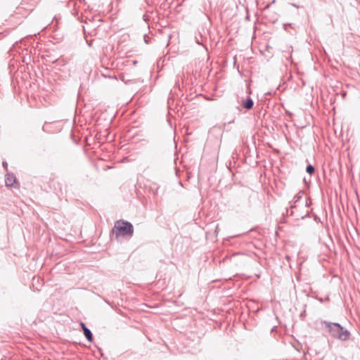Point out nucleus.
Masks as SVG:
<instances>
[{
  "mask_svg": "<svg viewBox=\"0 0 360 360\" xmlns=\"http://www.w3.org/2000/svg\"><path fill=\"white\" fill-rule=\"evenodd\" d=\"M319 324L321 326H324L330 335L334 338L342 341H346L349 338L350 332L338 323L321 320L319 321Z\"/></svg>",
  "mask_w": 360,
  "mask_h": 360,
  "instance_id": "nucleus-1",
  "label": "nucleus"
},
{
  "mask_svg": "<svg viewBox=\"0 0 360 360\" xmlns=\"http://www.w3.org/2000/svg\"><path fill=\"white\" fill-rule=\"evenodd\" d=\"M112 231L115 233L117 239L120 236L129 237L130 238L134 234V226L131 222L120 219L115 223Z\"/></svg>",
  "mask_w": 360,
  "mask_h": 360,
  "instance_id": "nucleus-2",
  "label": "nucleus"
},
{
  "mask_svg": "<svg viewBox=\"0 0 360 360\" xmlns=\"http://www.w3.org/2000/svg\"><path fill=\"white\" fill-rule=\"evenodd\" d=\"M5 184L7 187L18 188L19 184L13 174H7L5 179Z\"/></svg>",
  "mask_w": 360,
  "mask_h": 360,
  "instance_id": "nucleus-3",
  "label": "nucleus"
},
{
  "mask_svg": "<svg viewBox=\"0 0 360 360\" xmlns=\"http://www.w3.org/2000/svg\"><path fill=\"white\" fill-rule=\"evenodd\" d=\"M253 105L254 102L250 96H248L245 100H244L242 103V106L247 110L252 109Z\"/></svg>",
  "mask_w": 360,
  "mask_h": 360,
  "instance_id": "nucleus-4",
  "label": "nucleus"
},
{
  "mask_svg": "<svg viewBox=\"0 0 360 360\" xmlns=\"http://www.w3.org/2000/svg\"><path fill=\"white\" fill-rule=\"evenodd\" d=\"M83 333H84V335L85 338H86V340L89 342H92L93 340H94V337H93V333L91 331V330L89 328H85L83 330Z\"/></svg>",
  "mask_w": 360,
  "mask_h": 360,
  "instance_id": "nucleus-5",
  "label": "nucleus"
},
{
  "mask_svg": "<svg viewBox=\"0 0 360 360\" xmlns=\"http://www.w3.org/2000/svg\"><path fill=\"white\" fill-rule=\"evenodd\" d=\"M306 172L310 175L313 174L315 172V168L312 165H308L306 167Z\"/></svg>",
  "mask_w": 360,
  "mask_h": 360,
  "instance_id": "nucleus-6",
  "label": "nucleus"
},
{
  "mask_svg": "<svg viewBox=\"0 0 360 360\" xmlns=\"http://www.w3.org/2000/svg\"><path fill=\"white\" fill-rule=\"evenodd\" d=\"M303 195V191H300L295 196V198H296L297 200L301 198L302 196Z\"/></svg>",
  "mask_w": 360,
  "mask_h": 360,
  "instance_id": "nucleus-7",
  "label": "nucleus"
},
{
  "mask_svg": "<svg viewBox=\"0 0 360 360\" xmlns=\"http://www.w3.org/2000/svg\"><path fill=\"white\" fill-rule=\"evenodd\" d=\"M150 40V38L147 34H145L144 35V41H145L146 44H149Z\"/></svg>",
  "mask_w": 360,
  "mask_h": 360,
  "instance_id": "nucleus-8",
  "label": "nucleus"
},
{
  "mask_svg": "<svg viewBox=\"0 0 360 360\" xmlns=\"http://www.w3.org/2000/svg\"><path fill=\"white\" fill-rule=\"evenodd\" d=\"M275 2H276V0H273L271 1V3L268 4L267 5L265 6L264 9L269 8L271 6V5H272L273 4H275Z\"/></svg>",
  "mask_w": 360,
  "mask_h": 360,
  "instance_id": "nucleus-9",
  "label": "nucleus"
},
{
  "mask_svg": "<svg viewBox=\"0 0 360 360\" xmlns=\"http://www.w3.org/2000/svg\"><path fill=\"white\" fill-rule=\"evenodd\" d=\"M80 326L82 327V330H84L85 328H88L84 322H81Z\"/></svg>",
  "mask_w": 360,
  "mask_h": 360,
  "instance_id": "nucleus-10",
  "label": "nucleus"
},
{
  "mask_svg": "<svg viewBox=\"0 0 360 360\" xmlns=\"http://www.w3.org/2000/svg\"><path fill=\"white\" fill-rule=\"evenodd\" d=\"M2 165L4 169H6V170L8 169V163L6 162H3Z\"/></svg>",
  "mask_w": 360,
  "mask_h": 360,
  "instance_id": "nucleus-11",
  "label": "nucleus"
},
{
  "mask_svg": "<svg viewBox=\"0 0 360 360\" xmlns=\"http://www.w3.org/2000/svg\"><path fill=\"white\" fill-rule=\"evenodd\" d=\"M102 76H103L104 77H109V78L116 79L115 77H112V76H110V75H107V74H102Z\"/></svg>",
  "mask_w": 360,
  "mask_h": 360,
  "instance_id": "nucleus-12",
  "label": "nucleus"
},
{
  "mask_svg": "<svg viewBox=\"0 0 360 360\" xmlns=\"http://www.w3.org/2000/svg\"><path fill=\"white\" fill-rule=\"evenodd\" d=\"M291 6H292L293 7H295L297 8H298L300 7L298 5H297L296 4H294V3H292Z\"/></svg>",
  "mask_w": 360,
  "mask_h": 360,
  "instance_id": "nucleus-13",
  "label": "nucleus"
},
{
  "mask_svg": "<svg viewBox=\"0 0 360 360\" xmlns=\"http://www.w3.org/2000/svg\"><path fill=\"white\" fill-rule=\"evenodd\" d=\"M286 114L289 115L290 116L292 115V113L290 112H289V111H286Z\"/></svg>",
  "mask_w": 360,
  "mask_h": 360,
  "instance_id": "nucleus-14",
  "label": "nucleus"
},
{
  "mask_svg": "<svg viewBox=\"0 0 360 360\" xmlns=\"http://www.w3.org/2000/svg\"><path fill=\"white\" fill-rule=\"evenodd\" d=\"M166 39H167V37H165V38H164V41L165 42L166 41Z\"/></svg>",
  "mask_w": 360,
  "mask_h": 360,
  "instance_id": "nucleus-15",
  "label": "nucleus"
},
{
  "mask_svg": "<svg viewBox=\"0 0 360 360\" xmlns=\"http://www.w3.org/2000/svg\"><path fill=\"white\" fill-rule=\"evenodd\" d=\"M166 39H167V37H165V38H164V41L165 42L166 41Z\"/></svg>",
  "mask_w": 360,
  "mask_h": 360,
  "instance_id": "nucleus-16",
  "label": "nucleus"
},
{
  "mask_svg": "<svg viewBox=\"0 0 360 360\" xmlns=\"http://www.w3.org/2000/svg\"><path fill=\"white\" fill-rule=\"evenodd\" d=\"M166 39H167V37H165V38H164V41L165 42L166 41Z\"/></svg>",
  "mask_w": 360,
  "mask_h": 360,
  "instance_id": "nucleus-17",
  "label": "nucleus"
},
{
  "mask_svg": "<svg viewBox=\"0 0 360 360\" xmlns=\"http://www.w3.org/2000/svg\"><path fill=\"white\" fill-rule=\"evenodd\" d=\"M136 63H137V62H136V60H134V61H133V63H134V64H136Z\"/></svg>",
  "mask_w": 360,
  "mask_h": 360,
  "instance_id": "nucleus-18",
  "label": "nucleus"
}]
</instances>
